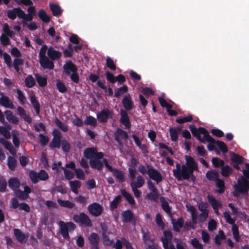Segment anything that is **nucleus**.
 Listing matches in <instances>:
<instances>
[{
  "mask_svg": "<svg viewBox=\"0 0 249 249\" xmlns=\"http://www.w3.org/2000/svg\"><path fill=\"white\" fill-rule=\"evenodd\" d=\"M76 66L71 60L67 62L63 66V72L64 75L70 76L71 80L77 84L79 81V76L77 73Z\"/></svg>",
  "mask_w": 249,
  "mask_h": 249,
  "instance_id": "obj_3",
  "label": "nucleus"
},
{
  "mask_svg": "<svg viewBox=\"0 0 249 249\" xmlns=\"http://www.w3.org/2000/svg\"><path fill=\"white\" fill-rule=\"evenodd\" d=\"M53 138L52 142L50 143V147L52 149L57 148L59 149L61 146V143L62 142L61 133L57 130H55L53 132Z\"/></svg>",
  "mask_w": 249,
  "mask_h": 249,
  "instance_id": "obj_9",
  "label": "nucleus"
},
{
  "mask_svg": "<svg viewBox=\"0 0 249 249\" xmlns=\"http://www.w3.org/2000/svg\"><path fill=\"white\" fill-rule=\"evenodd\" d=\"M97 86L101 89L104 90L106 92H107V94L109 96H112L113 93V89L110 88L108 87L107 89L105 85L103 82L99 80L97 82Z\"/></svg>",
  "mask_w": 249,
  "mask_h": 249,
  "instance_id": "obj_45",
  "label": "nucleus"
},
{
  "mask_svg": "<svg viewBox=\"0 0 249 249\" xmlns=\"http://www.w3.org/2000/svg\"><path fill=\"white\" fill-rule=\"evenodd\" d=\"M69 184L71 191L75 194H78V189L81 187V182L79 180L70 181Z\"/></svg>",
  "mask_w": 249,
  "mask_h": 249,
  "instance_id": "obj_38",
  "label": "nucleus"
},
{
  "mask_svg": "<svg viewBox=\"0 0 249 249\" xmlns=\"http://www.w3.org/2000/svg\"><path fill=\"white\" fill-rule=\"evenodd\" d=\"M219 233L220 235H216L214 239V243L217 245H220L222 240L226 238V236L223 231L220 230Z\"/></svg>",
  "mask_w": 249,
  "mask_h": 249,
  "instance_id": "obj_50",
  "label": "nucleus"
},
{
  "mask_svg": "<svg viewBox=\"0 0 249 249\" xmlns=\"http://www.w3.org/2000/svg\"><path fill=\"white\" fill-rule=\"evenodd\" d=\"M15 196L21 200H26L28 198L24 191H23L20 189H17V190H15Z\"/></svg>",
  "mask_w": 249,
  "mask_h": 249,
  "instance_id": "obj_55",
  "label": "nucleus"
},
{
  "mask_svg": "<svg viewBox=\"0 0 249 249\" xmlns=\"http://www.w3.org/2000/svg\"><path fill=\"white\" fill-rule=\"evenodd\" d=\"M47 54L52 60L58 59L61 56V53L57 50H55L53 47H50L48 49Z\"/></svg>",
  "mask_w": 249,
  "mask_h": 249,
  "instance_id": "obj_23",
  "label": "nucleus"
},
{
  "mask_svg": "<svg viewBox=\"0 0 249 249\" xmlns=\"http://www.w3.org/2000/svg\"><path fill=\"white\" fill-rule=\"evenodd\" d=\"M24 61L21 58H15L13 61V66L16 71L18 72L19 70V66L23 65Z\"/></svg>",
  "mask_w": 249,
  "mask_h": 249,
  "instance_id": "obj_62",
  "label": "nucleus"
},
{
  "mask_svg": "<svg viewBox=\"0 0 249 249\" xmlns=\"http://www.w3.org/2000/svg\"><path fill=\"white\" fill-rule=\"evenodd\" d=\"M231 159L234 163L241 164L243 162L244 158L237 154L232 153L231 157Z\"/></svg>",
  "mask_w": 249,
  "mask_h": 249,
  "instance_id": "obj_40",
  "label": "nucleus"
},
{
  "mask_svg": "<svg viewBox=\"0 0 249 249\" xmlns=\"http://www.w3.org/2000/svg\"><path fill=\"white\" fill-rule=\"evenodd\" d=\"M17 111L18 114L22 118L23 120L27 122L29 124H31L32 121L31 117L26 113V112L23 108L21 107H18L17 108Z\"/></svg>",
  "mask_w": 249,
  "mask_h": 249,
  "instance_id": "obj_27",
  "label": "nucleus"
},
{
  "mask_svg": "<svg viewBox=\"0 0 249 249\" xmlns=\"http://www.w3.org/2000/svg\"><path fill=\"white\" fill-rule=\"evenodd\" d=\"M49 7L54 16H59L62 14V10L59 5L54 3H50Z\"/></svg>",
  "mask_w": 249,
  "mask_h": 249,
  "instance_id": "obj_34",
  "label": "nucleus"
},
{
  "mask_svg": "<svg viewBox=\"0 0 249 249\" xmlns=\"http://www.w3.org/2000/svg\"><path fill=\"white\" fill-rule=\"evenodd\" d=\"M29 177L33 183H37L38 181V174L34 171H31L29 173Z\"/></svg>",
  "mask_w": 249,
  "mask_h": 249,
  "instance_id": "obj_63",
  "label": "nucleus"
},
{
  "mask_svg": "<svg viewBox=\"0 0 249 249\" xmlns=\"http://www.w3.org/2000/svg\"><path fill=\"white\" fill-rule=\"evenodd\" d=\"M73 220L77 223H80L86 227H91L92 222L89 217L84 213H81L79 214H74Z\"/></svg>",
  "mask_w": 249,
  "mask_h": 249,
  "instance_id": "obj_6",
  "label": "nucleus"
},
{
  "mask_svg": "<svg viewBox=\"0 0 249 249\" xmlns=\"http://www.w3.org/2000/svg\"><path fill=\"white\" fill-rule=\"evenodd\" d=\"M160 201L161 204V207L163 211L168 214H171V207L169 206V203L166 200L164 197L160 198Z\"/></svg>",
  "mask_w": 249,
  "mask_h": 249,
  "instance_id": "obj_35",
  "label": "nucleus"
},
{
  "mask_svg": "<svg viewBox=\"0 0 249 249\" xmlns=\"http://www.w3.org/2000/svg\"><path fill=\"white\" fill-rule=\"evenodd\" d=\"M189 128L193 135L202 143L209 142L216 143L223 153L228 152V149L226 144L221 141H215L209 134L208 131L204 127H199L197 128L193 124L189 125Z\"/></svg>",
  "mask_w": 249,
  "mask_h": 249,
  "instance_id": "obj_1",
  "label": "nucleus"
},
{
  "mask_svg": "<svg viewBox=\"0 0 249 249\" xmlns=\"http://www.w3.org/2000/svg\"><path fill=\"white\" fill-rule=\"evenodd\" d=\"M206 177L208 180L215 182L219 178V175L215 170H210L207 172Z\"/></svg>",
  "mask_w": 249,
  "mask_h": 249,
  "instance_id": "obj_30",
  "label": "nucleus"
},
{
  "mask_svg": "<svg viewBox=\"0 0 249 249\" xmlns=\"http://www.w3.org/2000/svg\"><path fill=\"white\" fill-rule=\"evenodd\" d=\"M61 145L62 149L64 152L67 153L70 151L71 149V145L66 139H63L62 140Z\"/></svg>",
  "mask_w": 249,
  "mask_h": 249,
  "instance_id": "obj_61",
  "label": "nucleus"
},
{
  "mask_svg": "<svg viewBox=\"0 0 249 249\" xmlns=\"http://www.w3.org/2000/svg\"><path fill=\"white\" fill-rule=\"evenodd\" d=\"M128 91V87L126 85H124L118 88L115 91L114 97L118 98L124 93Z\"/></svg>",
  "mask_w": 249,
  "mask_h": 249,
  "instance_id": "obj_52",
  "label": "nucleus"
},
{
  "mask_svg": "<svg viewBox=\"0 0 249 249\" xmlns=\"http://www.w3.org/2000/svg\"><path fill=\"white\" fill-rule=\"evenodd\" d=\"M25 86L29 88L33 87L36 84V80L32 75H28L25 79Z\"/></svg>",
  "mask_w": 249,
  "mask_h": 249,
  "instance_id": "obj_46",
  "label": "nucleus"
},
{
  "mask_svg": "<svg viewBox=\"0 0 249 249\" xmlns=\"http://www.w3.org/2000/svg\"><path fill=\"white\" fill-rule=\"evenodd\" d=\"M122 195L125 198L128 203L131 206L136 204V202L132 195L127 192L125 189L120 190Z\"/></svg>",
  "mask_w": 249,
  "mask_h": 249,
  "instance_id": "obj_31",
  "label": "nucleus"
},
{
  "mask_svg": "<svg viewBox=\"0 0 249 249\" xmlns=\"http://www.w3.org/2000/svg\"><path fill=\"white\" fill-rule=\"evenodd\" d=\"M212 162L215 168L222 167L225 164L223 160L217 157H213L212 159Z\"/></svg>",
  "mask_w": 249,
  "mask_h": 249,
  "instance_id": "obj_51",
  "label": "nucleus"
},
{
  "mask_svg": "<svg viewBox=\"0 0 249 249\" xmlns=\"http://www.w3.org/2000/svg\"><path fill=\"white\" fill-rule=\"evenodd\" d=\"M84 123L87 125H90L94 127L96 126L97 124L96 119L94 117L90 115L86 117Z\"/></svg>",
  "mask_w": 249,
  "mask_h": 249,
  "instance_id": "obj_53",
  "label": "nucleus"
},
{
  "mask_svg": "<svg viewBox=\"0 0 249 249\" xmlns=\"http://www.w3.org/2000/svg\"><path fill=\"white\" fill-rule=\"evenodd\" d=\"M83 154L86 158L89 160L91 158H95V157L97 159H103L104 157V154L101 152H98L96 148L94 147H89L85 149Z\"/></svg>",
  "mask_w": 249,
  "mask_h": 249,
  "instance_id": "obj_8",
  "label": "nucleus"
},
{
  "mask_svg": "<svg viewBox=\"0 0 249 249\" xmlns=\"http://www.w3.org/2000/svg\"><path fill=\"white\" fill-rule=\"evenodd\" d=\"M120 123L124 125L126 128H130L131 126V124L130 121L129 117L127 111L124 109H121L120 110Z\"/></svg>",
  "mask_w": 249,
  "mask_h": 249,
  "instance_id": "obj_13",
  "label": "nucleus"
},
{
  "mask_svg": "<svg viewBox=\"0 0 249 249\" xmlns=\"http://www.w3.org/2000/svg\"><path fill=\"white\" fill-rule=\"evenodd\" d=\"M8 186L13 191H15L20 186L19 180L16 178H10L8 180Z\"/></svg>",
  "mask_w": 249,
  "mask_h": 249,
  "instance_id": "obj_32",
  "label": "nucleus"
},
{
  "mask_svg": "<svg viewBox=\"0 0 249 249\" xmlns=\"http://www.w3.org/2000/svg\"><path fill=\"white\" fill-rule=\"evenodd\" d=\"M113 176L120 183L125 181V176L124 172L119 169L114 168L111 172Z\"/></svg>",
  "mask_w": 249,
  "mask_h": 249,
  "instance_id": "obj_26",
  "label": "nucleus"
},
{
  "mask_svg": "<svg viewBox=\"0 0 249 249\" xmlns=\"http://www.w3.org/2000/svg\"><path fill=\"white\" fill-rule=\"evenodd\" d=\"M145 183V179L141 175H139L136 178V180L130 182L131 188H140L142 187Z\"/></svg>",
  "mask_w": 249,
  "mask_h": 249,
  "instance_id": "obj_21",
  "label": "nucleus"
},
{
  "mask_svg": "<svg viewBox=\"0 0 249 249\" xmlns=\"http://www.w3.org/2000/svg\"><path fill=\"white\" fill-rule=\"evenodd\" d=\"M128 177L130 179V182L135 180L137 174V171L135 167H129L128 169Z\"/></svg>",
  "mask_w": 249,
  "mask_h": 249,
  "instance_id": "obj_60",
  "label": "nucleus"
},
{
  "mask_svg": "<svg viewBox=\"0 0 249 249\" xmlns=\"http://www.w3.org/2000/svg\"><path fill=\"white\" fill-rule=\"evenodd\" d=\"M38 17L40 19L45 23H48L50 20V18L48 16L45 10L41 9L38 11Z\"/></svg>",
  "mask_w": 249,
  "mask_h": 249,
  "instance_id": "obj_44",
  "label": "nucleus"
},
{
  "mask_svg": "<svg viewBox=\"0 0 249 249\" xmlns=\"http://www.w3.org/2000/svg\"><path fill=\"white\" fill-rule=\"evenodd\" d=\"M114 138L117 142L120 143L121 142V138L126 140L128 138V135L127 132L121 128H118L114 134Z\"/></svg>",
  "mask_w": 249,
  "mask_h": 249,
  "instance_id": "obj_18",
  "label": "nucleus"
},
{
  "mask_svg": "<svg viewBox=\"0 0 249 249\" xmlns=\"http://www.w3.org/2000/svg\"><path fill=\"white\" fill-rule=\"evenodd\" d=\"M106 66L111 71H115L116 66L114 64V61L110 57H107L106 59Z\"/></svg>",
  "mask_w": 249,
  "mask_h": 249,
  "instance_id": "obj_57",
  "label": "nucleus"
},
{
  "mask_svg": "<svg viewBox=\"0 0 249 249\" xmlns=\"http://www.w3.org/2000/svg\"><path fill=\"white\" fill-rule=\"evenodd\" d=\"M4 114L6 119L12 124H17L19 122V119L13 115L12 112L10 110H7L4 111Z\"/></svg>",
  "mask_w": 249,
  "mask_h": 249,
  "instance_id": "obj_28",
  "label": "nucleus"
},
{
  "mask_svg": "<svg viewBox=\"0 0 249 249\" xmlns=\"http://www.w3.org/2000/svg\"><path fill=\"white\" fill-rule=\"evenodd\" d=\"M14 234L16 239L20 243H25L26 241L25 234L18 229H14Z\"/></svg>",
  "mask_w": 249,
  "mask_h": 249,
  "instance_id": "obj_29",
  "label": "nucleus"
},
{
  "mask_svg": "<svg viewBox=\"0 0 249 249\" xmlns=\"http://www.w3.org/2000/svg\"><path fill=\"white\" fill-rule=\"evenodd\" d=\"M88 208L89 213L96 217L100 216L103 211V207L97 202H94L89 205Z\"/></svg>",
  "mask_w": 249,
  "mask_h": 249,
  "instance_id": "obj_11",
  "label": "nucleus"
},
{
  "mask_svg": "<svg viewBox=\"0 0 249 249\" xmlns=\"http://www.w3.org/2000/svg\"><path fill=\"white\" fill-rule=\"evenodd\" d=\"M102 237L104 243L107 246H111L113 243V240H110L109 236L107 235L106 232H102Z\"/></svg>",
  "mask_w": 249,
  "mask_h": 249,
  "instance_id": "obj_59",
  "label": "nucleus"
},
{
  "mask_svg": "<svg viewBox=\"0 0 249 249\" xmlns=\"http://www.w3.org/2000/svg\"><path fill=\"white\" fill-rule=\"evenodd\" d=\"M232 173V169L229 165H226L221 167V174L224 177H228Z\"/></svg>",
  "mask_w": 249,
  "mask_h": 249,
  "instance_id": "obj_42",
  "label": "nucleus"
},
{
  "mask_svg": "<svg viewBox=\"0 0 249 249\" xmlns=\"http://www.w3.org/2000/svg\"><path fill=\"white\" fill-rule=\"evenodd\" d=\"M171 139L173 142H177L178 140V136L177 129L175 127H170L169 129Z\"/></svg>",
  "mask_w": 249,
  "mask_h": 249,
  "instance_id": "obj_49",
  "label": "nucleus"
},
{
  "mask_svg": "<svg viewBox=\"0 0 249 249\" xmlns=\"http://www.w3.org/2000/svg\"><path fill=\"white\" fill-rule=\"evenodd\" d=\"M184 158L186 163L184 164L187 168L198 169L197 162L191 156L185 155Z\"/></svg>",
  "mask_w": 249,
  "mask_h": 249,
  "instance_id": "obj_19",
  "label": "nucleus"
},
{
  "mask_svg": "<svg viewBox=\"0 0 249 249\" xmlns=\"http://www.w3.org/2000/svg\"><path fill=\"white\" fill-rule=\"evenodd\" d=\"M17 165V160L13 157L9 156L7 159V166L8 168L12 170H15Z\"/></svg>",
  "mask_w": 249,
  "mask_h": 249,
  "instance_id": "obj_41",
  "label": "nucleus"
},
{
  "mask_svg": "<svg viewBox=\"0 0 249 249\" xmlns=\"http://www.w3.org/2000/svg\"><path fill=\"white\" fill-rule=\"evenodd\" d=\"M57 202L61 207L69 209H72L75 206V204L73 203L70 201L69 200H63L59 198L57 199Z\"/></svg>",
  "mask_w": 249,
  "mask_h": 249,
  "instance_id": "obj_39",
  "label": "nucleus"
},
{
  "mask_svg": "<svg viewBox=\"0 0 249 249\" xmlns=\"http://www.w3.org/2000/svg\"><path fill=\"white\" fill-rule=\"evenodd\" d=\"M55 124L63 132H66L68 131V127L66 124H64L62 121L59 120L57 117L54 120Z\"/></svg>",
  "mask_w": 249,
  "mask_h": 249,
  "instance_id": "obj_47",
  "label": "nucleus"
},
{
  "mask_svg": "<svg viewBox=\"0 0 249 249\" xmlns=\"http://www.w3.org/2000/svg\"><path fill=\"white\" fill-rule=\"evenodd\" d=\"M198 169L187 168L184 164L182 165L178 162L176 164V169H173V175L178 180H187L195 181L196 176L194 174L195 171H198Z\"/></svg>",
  "mask_w": 249,
  "mask_h": 249,
  "instance_id": "obj_2",
  "label": "nucleus"
},
{
  "mask_svg": "<svg viewBox=\"0 0 249 249\" xmlns=\"http://www.w3.org/2000/svg\"><path fill=\"white\" fill-rule=\"evenodd\" d=\"M39 63L41 67L44 69L52 70L54 68V63L48 57L39 59Z\"/></svg>",
  "mask_w": 249,
  "mask_h": 249,
  "instance_id": "obj_17",
  "label": "nucleus"
},
{
  "mask_svg": "<svg viewBox=\"0 0 249 249\" xmlns=\"http://www.w3.org/2000/svg\"><path fill=\"white\" fill-rule=\"evenodd\" d=\"M36 81L41 87H44L47 84V78L45 77L40 75L38 73H36L35 75Z\"/></svg>",
  "mask_w": 249,
  "mask_h": 249,
  "instance_id": "obj_36",
  "label": "nucleus"
},
{
  "mask_svg": "<svg viewBox=\"0 0 249 249\" xmlns=\"http://www.w3.org/2000/svg\"><path fill=\"white\" fill-rule=\"evenodd\" d=\"M30 101L35 110L36 114L38 115L40 114V105L35 95L31 96Z\"/></svg>",
  "mask_w": 249,
  "mask_h": 249,
  "instance_id": "obj_33",
  "label": "nucleus"
},
{
  "mask_svg": "<svg viewBox=\"0 0 249 249\" xmlns=\"http://www.w3.org/2000/svg\"><path fill=\"white\" fill-rule=\"evenodd\" d=\"M191 244L196 249H203V245L200 243L196 238H194L191 240Z\"/></svg>",
  "mask_w": 249,
  "mask_h": 249,
  "instance_id": "obj_58",
  "label": "nucleus"
},
{
  "mask_svg": "<svg viewBox=\"0 0 249 249\" xmlns=\"http://www.w3.org/2000/svg\"><path fill=\"white\" fill-rule=\"evenodd\" d=\"M134 215L130 210H126L122 213L121 219L124 223H128L132 221Z\"/></svg>",
  "mask_w": 249,
  "mask_h": 249,
  "instance_id": "obj_24",
  "label": "nucleus"
},
{
  "mask_svg": "<svg viewBox=\"0 0 249 249\" xmlns=\"http://www.w3.org/2000/svg\"><path fill=\"white\" fill-rule=\"evenodd\" d=\"M60 227V233L62 235L64 238L69 239V232H72L75 229V225L72 222L65 223L63 221H60L58 223Z\"/></svg>",
  "mask_w": 249,
  "mask_h": 249,
  "instance_id": "obj_5",
  "label": "nucleus"
},
{
  "mask_svg": "<svg viewBox=\"0 0 249 249\" xmlns=\"http://www.w3.org/2000/svg\"><path fill=\"white\" fill-rule=\"evenodd\" d=\"M28 8L27 11L28 14H25L24 12L23 16H22V19L27 21H30L33 19V16L36 15V9L33 5H30Z\"/></svg>",
  "mask_w": 249,
  "mask_h": 249,
  "instance_id": "obj_20",
  "label": "nucleus"
},
{
  "mask_svg": "<svg viewBox=\"0 0 249 249\" xmlns=\"http://www.w3.org/2000/svg\"><path fill=\"white\" fill-rule=\"evenodd\" d=\"M216 182V186L218 188L217 192L219 194H222L224 192L225 190V186L224 181L219 178L215 181Z\"/></svg>",
  "mask_w": 249,
  "mask_h": 249,
  "instance_id": "obj_48",
  "label": "nucleus"
},
{
  "mask_svg": "<svg viewBox=\"0 0 249 249\" xmlns=\"http://www.w3.org/2000/svg\"><path fill=\"white\" fill-rule=\"evenodd\" d=\"M207 199L208 202L212 205L213 209L221 206V203L220 202H218L213 196L208 195L207 196Z\"/></svg>",
  "mask_w": 249,
  "mask_h": 249,
  "instance_id": "obj_43",
  "label": "nucleus"
},
{
  "mask_svg": "<svg viewBox=\"0 0 249 249\" xmlns=\"http://www.w3.org/2000/svg\"><path fill=\"white\" fill-rule=\"evenodd\" d=\"M56 86L58 91L61 93H65L68 90L65 84L60 80L56 81Z\"/></svg>",
  "mask_w": 249,
  "mask_h": 249,
  "instance_id": "obj_54",
  "label": "nucleus"
},
{
  "mask_svg": "<svg viewBox=\"0 0 249 249\" xmlns=\"http://www.w3.org/2000/svg\"><path fill=\"white\" fill-rule=\"evenodd\" d=\"M113 113L108 108L101 110L97 113L96 117L99 122L101 123H106L108 119L112 118Z\"/></svg>",
  "mask_w": 249,
  "mask_h": 249,
  "instance_id": "obj_7",
  "label": "nucleus"
},
{
  "mask_svg": "<svg viewBox=\"0 0 249 249\" xmlns=\"http://www.w3.org/2000/svg\"><path fill=\"white\" fill-rule=\"evenodd\" d=\"M234 192L233 196L238 197L239 194H247L249 191V181L242 176L241 178L238 180V184L234 186Z\"/></svg>",
  "mask_w": 249,
  "mask_h": 249,
  "instance_id": "obj_4",
  "label": "nucleus"
},
{
  "mask_svg": "<svg viewBox=\"0 0 249 249\" xmlns=\"http://www.w3.org/2000/svg\"><path fill=\"white\" fill-rule=\"evenodd\" d=\"M121 195H118L116 196L115 198L109 204V208L111 210H114L116 209L119 204L120 203L122 199Z\"/></svg>",
  "mask_w": 249,
  "mask_h": 249,
  "instance_id": "obj_37",
  "label": "nucleus"
},
{
  "mask_svg": "<svg viewBox=\"0 0 249 249\" xmlns=\"http://www.w3.org/2000/svg\"><path fill=\"white\" fill-rule=\"evenodd\" d=\"M102 159L91 158L89 160L90 165L93 169L101 170L103 167V162L101 160Z\"/></svg>",
  "mask_w": 249,
  "mask_h": 249,
  "instance_id": "obj_22",
  "label": "nucleus"
},
{
  "mask_svg": "<svg viewBox=\"0 0 249 249\" xmlns=\"http://www.w3.org/2000/svg\"><path fill=\"white\" fill-rule=\"evenodd\" d=\"M146 167L148 168V175L151 179L156 181L157 184L162 180V177L160 172L149 164H147Z\"/></svg>",
  "mask_w": 249,
  "mask_h": 249,
  "instance_id": "obj_10",
  "label": "nucleus"
},
{
  "mask_svg": "<svg viewBox=\"0 0 249 249\" xmlns=\"http://www.w3.org/2000/svg\"><path fill=\"white\" fill-rule=\"evenodd\" d=\"M2 96L0 97V105L5 108L14 109V106L13 102L10 99V98L6 96L3 95V93H1Z\"/></svg>",
  "mask_w": 249,
  "mask_h": 249,
  "instance_id": "obj_14",
  "label": "nucleus"
},
{
  "mask_svg": "<svg viewBox=\"0 0 249 249\" xmlns=\"http://www.w3.org/2000/svg\"><path fill=\"white\" fill-rule=\"evenodd\" d=\"M7 17L11 19L14 20L16 18L17 16L19 18L22 19L24 11L20 7L14 8L13 9L8 10L7 11Z\"/></svg>",
  "mask_w": 249,
  "mask_h": 249,
  "instance_id": "obj_12",
  "label": "nucleus"
},
{
  "mask_svg": "<svg viewBox=\"0 0 249 249\" xmlns=\"http://www.w3.org/2000/svg\"><path fill=\"white\" fill-rule=\"evenodd\" d=\"M172 223L174 231L177 232H179L180 231V228H182L184 225L183 218L180 217L177 221L174 219H172Z\"/></svg>",
  "mask_w": 249,
  "mask_h": 249,
  "instance_id": "obj_25",
  "label": "nucleus"
},
{
  "mask_svg": "<svg viewBox=\"0 0 249 249\" xmlns=\"http://www.w3.org/2000/svg\"><path fill=\"white\" fill-rule=\"evenodd\" d=\"M125 110H131L134 108V103L129 94L124 96L122 101Z\"/></svg>",
  "mask_w": 249,
  "mask_h": 249,
  "instance_id": "obj_15",
  "label": "nucleus"
},
{
  "mask_svg": "<svg viewBox=\"0 0 249 249\" xmlns=\"http://www.w3.org/2000/svg\"><path fill=\"white\" fill-rule=\"evenodd\" d=\"M89 244L92 246V249H99V237L97 233H91L88 237Z\"/></svg>",
  "mask_w": 249,
  "mask_h": 249,
  "instance_id": "obj_16",
  "label": "nucleus"
},
{
  "mask_svg": "<svg viewBox=\"0 0 249 249\" xmlns=\"http://www.w3.org/2000/svg\"><path fill=\"white\" fill-rule=\"evenodd\" d=\"M17 93L18 94V99L19 103L23 105L25 104L26 99L23 92L19 89H17Z\"/></svg>",
  "mask_w": 249,
  "mask_h": 249,
  "instance_id": "obj_56",
  "label": "nucleus"
},
{
  "mask_svg": "<svg viewBox=\"0 0 249 249\" xmlns=\"http://www.w3.org/2000/svg\"><path fill=\"white\" fill-rule=\"evenodd\" d=\"M209 215V212H201L198 216V223L203 224L207 219Z\"/></svg>",
  "mask_w": 249,
  "mask_h": 249,
  "instance_id": "obj_64",
  "label": "nucleus"
}]
</instances>
